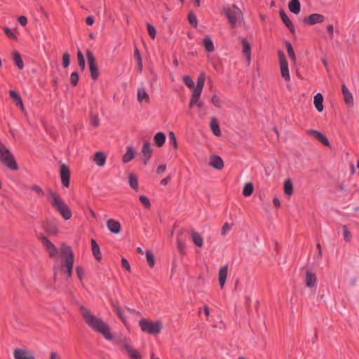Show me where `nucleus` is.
I'll use <instances>...</instances> for the list:
<instances>
[{"instance_id": "1", "label": "nucleus", "mask_w": 359, "mask_h": 359, "mask_svg": "<svg viewBox=\"0 0 359 359\" xmlns=\"http://www.w3.org/2000/svg\"><path fill=\"white\" fill-rule=\"evenodd\" d=\"M80 310L85 322L93 331L103 335L107 340L113 339L109 327L106 323L94 316L89 309L83 306L80 307Z\"/></svg>"}, {"instance_id": "2", "label": "nucleus", "mask_w": 359, "mask_h": 359, "mask_svg": "<svg viewBox=\"0 0 359 359\" xmlns=\"http://www.w3.org/2000/svg\"><path fill=\"white\" fill-rule=\"evenodd\" d=\"M47 198L55 210L65 219H69L72 211L65 201L55 191L50 190Z\"/></svg>"}, {"instance_id": "3", "label": "nucleus", "mask_w": 359, "mask_h": 359, "mask_svg": "<svg viewBox=\"0 0 359 359\" xmlns=\"http://www.w3.org/2000/svg\"><path fill=\"white\" fill-rule=\"evenodd\" d=\"M60 251L62 256L65 259L62 262L61 269L67 273L69 277H71L73 271L74 256L71 247L63 243L61 245Z\"/></svg>"}, {"instance_id": "4", "label": "nucleus", "mask_w": 359, "mask_h": 359, "mask_svg": "<svg viewBox=\"0 0 359 359\" xmlns=\"http://www.w3.org/2000/svg\"><path fill=\"white\" fill-rule=\"evenodd\" d=\"M139 325L143 332L151 335H156L161 332L163 325L161 321H151L147 319H142Z\"/></svg>"}, {"instance_id": "5", "label": "nucleus", "mask_w": 359, "mask_h": 359, "mask_svg": "<svg viewBox=\"0 0 359 359\" xmlns=\"http://www.w3.org/2000/svg\"><path fill=\"white\" fill-rule=\"evenodd\" d=\"M0 161L4 165L11 170L15 171L18 169L16 161L7 147L1 148L0 151Z\"/></svg>"}, {"instance_id": "6", "label": "nucleus", "mask_w": 359, "mask_h": 359, "mask_svg": "<svg viewBox=\"0 0 359 359\" xmlns=\"http://www.w3.org/2000/svg\"><path fill=\"white\" fill-rule=\"evenodd\" d=\"M234 11L230 8L224 6L222 8V13L227 18L229 22L232 27H235L238 22V18L243 16L241 9L235 4L232 6Z\"/></svg>"}, {"instance_id": "7", "label": "nucleus", "mask_w": 359, "mask_h": 359, "mask_svg": "<svg viewBox=\"0 0 359 359\" xmlns=\"http://www.w3.org/2000/svg\"><path fill=\"white\" fill-rule=\"evenodd\" d=\"M38 238L48 251L49 257L53 259H57L59 251L56 246L49 239H48L47 237L42 234H40Z\"/></svg>"}, {"instance_id": "8", "label": "nucleus", "mask_w": 359, "mask_h": 359, "mask_svg": "<svg viewBox=\"0 0 359 359\" xmlns=\"http://www.w3.org/2000/svg\"><path fill=\"white\" fill-rule=\"evenodd\" d=\"M86 57L88 62L91 79L93 81H96L99 76V72L95 57L93 53L88 49L86 50Z\"/></svg>"}, {"instance_id": "9", "label": "nucleus", "mask_w": 359, "mask_h": 359, "mask_svg": "<svg viewBox=\"0 0 359 359\" xmlns=\"http://www.w3.org/2000/svg\"><path fill=\"white\" fill-rule=\"evenodd\" d=\"M279 61H280V69L281 76L285 79V81H290V75L288 69V63L287 59L283 51L278 50V52Z\"/></svg>"}, {"instance_id": "10", "label": "nucleus", "mask_w": 359, "mask_h": 359, "mask_svg": "<svg viewBox=\"0 0 359 359\" xmlns=\"http://www.w3.org/2000/svg\"><path fill=\"white\" fill-rule=\"evenodd\" d=\"M60 178L62 186L68 187L69 186L70 171L69 168L65 164H62L60 166Z\"/></svg>"}, {"instance_id": "11", "label": "nucleus", "mask_w": 359, "mask_h": 359, "mask_svg": "<svg viewBox=\"0 0 359 359\" xmlns=\"http://www.w3.org/2000/svg\"><path fill=\"white\" fill-rule=\"evenodd\" d=\"M141 153L143 163L144 165H147L153 153V149L150 142H146L143 144Z\"/></svg>"}, {"instance_id": "12", "label": "nucleus", "mask_w": 359, "mask_h": 359, "mask_svg": "<svg viewBox=\"0 0 359 359\" xmlns=\"http://www.w3.org/2000/svg\"><path fill=\"white\" fill-rule=\"evenodd\" d=\"M307 133L313 137V138L318 140L320 142L324 144L326 147H330V144L325 135H324L321 132L316 130H309Z\"/></svg>"}, {"instance_id": "13", "label": "nucleus", "mask_w": 359, "mask_h": 359, "mask_svg": "<svg viewBox=\"0 0 359 359\" xmlns=\"http://www.w3.org/2000/svg\"><path fill=\"white\" fill-rule=\"evenodd\" d=\"M107 226L110 232L118 234L121 231V226L118 221L114 219H109L107 221Z\"/></svg>"}, {"instance_id": "14", "label": "nucleus", "mask_w": 359, "mask_h": 359, "mask_svg": "<svg viewBox=\"0 0 359 359\" xmlns=\"http://www.w3.org/2000/svg\"><path fill=\"white\" fill-rule=\"evenodd\" d=\"M210 165L217 170H221L224 168V161L222 158L217 155H212L210 158Z\"/></svg>"}, {"instance_id": "15", "label": "nucleus", "mask_w": 359, "mask_h": 359, "mask_svg": "<svg viewBox=\"0 0 359 359\" xmlns=\"http://www.w3.org/2000/svg\"><path fill=\"white\" fill-rule=\"evenodd\" d=\"M241 43L243 46L242 52L249 64L251 60V46L245 38L241 39Z\"/></svg>"}, {"instance_id": "16", "label": "nucleus", "mask_w": 359, "mask_h": 359, "mask_svg": "<svg viewBox=\"0 0 359 359\" xmlns=\"http://www.w3.org/2000/svg\"><path fill=\"white\" fill-rule=\"evenodd\" d=\"M325 19L324 15L318 13H313L309 15L306 19L305 22L309 25H313L317 23L322 22Z\"/></svg>"}, {"instance_id": "17", "label": "nucleus", "mask_w": 359, "mask_h": 359, "mask_svg": "<svg viewBox=\"0 0 359 359\" xmlns=\"http://www.w3.org/2000/svg\"><path fill=\"white\" fill-rule=\"evenodd\" d=\"M228 275V266L224 265L222 267L220 268L219 273H218V280L219 283V285L221 288H223Z\"/></svg>"}, {"instance_id": "18", "label": "nucleus", "mask_w": 359, "mask_h": 359, "mask_svg": "<svg viewBox=\"0 0 359 359\" xmlns=\"http://www.w3.org/2000/svg\"><path fill=\"white\" fill-rule=\"evenodd\" d=\"M342 93L344 98L345 103L348 106H353V97L350 92V90L348 89V88L346 86L345 84H343L341 86Z\"/></svg>"}, {"instance_id": "19", "label": "nucleus", "mask_w": 359, "mask_h": 359, "mask_svg": "<svg viewBox=\"0 0 359 359\" xmlns=\"http://www.w3.org/2000/svg\"><path fill=\"white\" fill-rule=\"evenodd\" d=\"M317 278L315 273L307 271L305 276V284L308 287H313L316 285Z\"/></svg>"}, {"instance_id": "20", "label": "nucleus", "mask_w": 359, "mask_h": 359, "mask_svg": "<svg viewBox=\"0 0 359 359\" xmlns=\"http://www.w3.org/2000/svg\"><path fill=\"white\" fill-rule=\"evenodd\" d=\"M27 354L28 353L23 349L16 348L13 351L15 359H34L32 354H29V355Z\"/></svg>"}, {"instance_id": "21", "label": "nucleus", "mask_w": 359, "mask_h": 359, "mask_svg": "<svg viewBox=\"0 0 359 359\" xmlns=\"http://www.w3.org/2000/svg\"><path fill=\"white\" fill-rule=\"evenodd\" d=\"M135 150L133 146H128L127 151L123 154L122 161L124 163H127L130 162L132 159H133L135 156Z\"/></svg>"}, {"instance_id": "22", "label": "nucleus", "mask_w": 359, "mask_h": 359, "mask_svg": "<svg viewBox=\"0 0 359 359\" xmlns=\"http://www.w3.org/2000/svg\"><path fill=\"white\" fill-rule=\"evenodd\" d=\"M313 104L318 112H322L323 111V96L320 93H318L314 96Z\"/></svg>"}, {"instance_id": "23", "label": "nucleus", "mask_w": 359, "mask_h": 359, "mask_svg": "<svg viewBox=\"0 0 359 359\" xmlns=\"http://www.w3.org/2000/svg\"><path fill=\"white\" fill-rule=\"evenodd\" d=\"M280 18L282 20V21L283 22V23L285 24V25L292 32H294V27L292 22V21L290 20V18H288L287 13L283 11V10H281L280 11Z\"/></svg>"}, {"instance_id": "24", "label": "nucleus", "mask_w": 359, "mask_h": 359, "mask_svg": "<svg viewBox=\"0 0 359 359\" xmlns=\"http://www.w3.org/2000/svg\"><path fill=\"white\" fill-rule=\"evenodd\" d=\"M93 161L97 165L100 167L104 166L106 162L105 154L102 151L96 152L94 155Z\"/></svg>"}, {"instance_id": "25", "label": "nucleus", "mask_w": 359, "mask_h": 359, "mask_svg": "<svg viewBox=\"0 0 359 359\" xmlns=\"http://www.w3.org/2000/svg\"><path fill=\"white\" fill-rule=\"evenodd\" d=\"M137 100L139 102L144 101L148 103L150 102L149 96L145 88H140L137 89Z\"/></svg>"}, {"instance_id": "26", "label": "nucleus", "mask_w": 359, "mask_h": 359, "mask_svg": "<svg viewBox=\"0 0 359 359\" xmlns=\"http://www.w3.org/2000/svg\"><path fill=\"white\" fill-rule=\"evenodd\" d=\"M288 8L294 14H299L301 11V4L299 0H290L288 4Z\"/></svg>"}, {"instance_id": "27", "label": "nucleus", "mask_w": 359, "mask_h": 359, "mask_svg": "<svg viewBox=\"0 0 359 359\" xmlns=\"http://www.w3.org/2000/svg\"><path fill=\"white\" fill-rule=\"evenodd\" d=\"M121 348H123L128 354V356L132 355L136 351L135 348L130 345V344L126 339L119 341Z\"/></svg>"}, {"instance_id": "28", "label": "nucleus", "mask_w": 359, "mask_h": 359, "mask_svg": "<svg viewBox=\"0 0 359 359\" xmlns=\"http://www.w3.org/2000/svg\"><path fill=\"white\" fill-rule=\"evenodd\" d=\"M91 247H92V252H93V256L95 257V258L97 261L101 260L102 253L100 251V246L98 245V244L97 243V242L95 241V240H94V239L91 240Z\"/></svg>"}, {"instance_id": "29", "label": "nucleus", "mask_w": 359, "mask_h": 359, "mask_svg": "<svg viewBox=\"0 0 359 359\" xmlns=\"http://www.w3.org/2000/svg\"><path fill=\"white\" fill-rule=\"evenodd\" d=\"M210 129L212 132V133L215 135V136H220L221 135V130H220V128H219V126L217 123V118L215 117H212L210 120Z\"/></svg>"}, {"instance_id": "30", "label": "nucleus", "mask_w": 359, "mask_h": 359, "mask_svg": "<svg viewBox=\"0 0 359 359\" xmlns=\"http://www.w3.org/2000/svg\"><path fill=\"white\" fill-rule=\"evenodd\" d=\"M165 135L162 132L157 133L154 137V143L158 147H161L165 144Z\"/></svg>"}, {"instance_id": "31", "label": "nucleus", "mask_w": 359, "mask_h": 359, "mask_svg": "<svg viewBox=\"0 0 359 359\" xmlns=\"http://www.w3.org/2000/svg\"><path fill=\"white\" fill-rule=\"evenodd\" d=\"M191 236L193 242L197 247L201 248L203 245V238L198 232L192 231Z\"/></svg>"}, {"instance_id": "32", "label": "nucleus", "mask_w": 359, "mask_h": 359, "mask_svg": "<svg viewBox=\"0 0 359 359\" xmlns=\"http://www.w3.org/2000/svg\"><path fill=\"white\" fill-rule=\"evenodd\" d=\"M203 44L208 52H212L215 49L213 41L209 36H205L203 39Z\"/></svg>"}, {"instance_id": "33", "label": "nucleus", "mask_w": 359, "mask_h": 359, "mask_svg": "<svg viewBox=\"0 0 359 359\" xmlns=\"http://www.w3.org/2000/svg\"><path fill=\"white\" fill-rule=\"evenodd\" d=\"M293 184L291 180L287 179L284 183V192L287 196H291L293 194Z\"/></svg>"}, {"instance_id": "34", "label": "nucleus", "mask_w": 359, "mask_h": 359, "mask_svg": "<svg viewBox=\"0 0 359 359\" xmlns=\"http://www.w3.org/2000/svg\"><path fill=\"white\" fill-rule=\"evenodd\" d=\"M13 60L19 69H22L24 67L23 60L20 54L18 52L13 53Z\"/></svg>"}, {"instance_id": "35", "label": "nucleus", "mask_w": 359, "mask_h": 359, "mask_svg": "<svg viewBox=\"0 0 359 359\" xmlns=\"http://www.w3.org/2000/svg\"><path fill=\"white\" fill-rule=\"evenodd\" d=\"M254 187L252 182L246 183L243 189V194L245 196H250L252 194Z\"/></svg>"}, {"instance_id": "36", "label": "nucleus", "mask_w": 359, "mask_h": 359, "mask_svg": "<svg viewBox=\"0 0 359 359\" xmlns=\"http://www.w3.org/2000/svg\"><path fill=\"white\" fill-rule=\"evenodd\" d=\"M128 182L129 185L133 189H137L138 188V180L137 177L133 174H130L128 175Z\"/></svg>"}, {"instance_id": "37", "label": "nucleus", "mask_w": 359, "mask_h": 359, "mask_svg": "<svg viewBox=\"0 0 359 359\" xmlns=\"http://www.w3.org/2000/svg\"><path fill=\"white\" fill-rule=\"evenodd\" d=\"M146 259H147V264L148 265L152 268L154 267V264H155V259H154V256L152 253V252L151 250H146Z\"/></svg>"}, {"instance_id": "38", "label": "nucleus", "mask_w": 359, "mask_h": 359, "mask_svg": "<svg viewBox=\"0 0 359 359\" xmlns=\"http://www.w3.org/2000/svg\"><path fill=\"white\" fill-rule=\"evenodd\" d=\"M9 93L11 97L13 100L16 104H20L21 106L23 105V102L20 96L15 90H10Z\"/></svg>"}, {"instance_id": "39", "label": "nucleus", "mask_w": 359, "mask_h": 359, "mask_svg": "<svg viewBox=\"0 0 359 359\" xmlns=\"http://www.w3.org/2000/svg\"><path fill=\"white\" fill-rule=\"evenodd\" d=\"M77 58H78V64L79 67L82 71L85 69L86 67V61L85 57L83 53L81 51H78L77 53Z\"/></svg>"}, {"instance_id": "40", "label": "nucleus", "mask_w": 359, "mask_h": 359, "mask_svg": "<svg viewBox=\"0 0 359 359\" xmlns=\"http://www.w3.org/2000/svg\"><path fill=\"white\" fill-rule=\"evenodd\" d=\"M114 310L116 311V313H117L118 318L121 319V320L124 323L126 324V318L123 314V312L122 311V309H121V307L118 305V304H114Z\"/></svg>"}, {"instance_id": "41", "label": "nucleus", "mask_w": 359, "mask_h": 359, "mask_svg": "<svg viewBox=\"0 0 359 359\" xmlns=\"http://www.w3.org/2000/svg\"><path fill=\"white\" fill-rule=\"evenodd\" d=\"M46 231L51 235H57L58 233L57 227L53 224H48L46 226Z\"/></svg>"}, {"instance_id": "42", "label": "nucleus", "mask_w": 359, "mask_h": 359, "mask_svg": "<svg viewBox=\"0 0 359 359\" xmlns=\"http://www.w3.org/2000/svg\"><path fill=\"white\" fill-rule=\"evenodd\" d=\"M188 20L189 22L194 27H196L198 26L197 17L193 12H190L188 14Z\"/></svg>"}, {"instance_id": "43", "label": "nucleus", "mask_w": 359, "mask_h": 359, "mask_svg": "<svg viewBox=\"0 0 359 359\" xmlns=\"http://www.w3.org/2000/svg\"><path fill=\"white\" fill-rule=\"evenodd\" d=\"M285 46H286V48H287V53H288L289 57L293 61H295L296 60V56H295V54L294 53L293 48H292L291 43L290 42L287 41L285 43Z\"/></svg>"}, {"instance_id": "44", "label": "nucleus", "mask_w": 359, "mask_h": 359, "mask_svg": "<svg viewBox=\"0 0 359 359\" xmlns=\"http://www.w3.org/2000/svg\"><path fill=\"white\" fill-rule=\"evenodd\" d=\"M29 189L34 191L38 196H43L45 195L43 190L37 184L31 186Z\"/></svg>"}, {"instance_id": "45", "label": "nucleus", "mask_w": 359, "mask_h": 359, "mask_svg": "<svg viewBox=\"0 0 359 359\" xmlns=\"http://www.w3.org/2000/svg\"><path fill=\"white\" fill-rule=\"evenodd\" d=\"M205 74L204 73L200 74V75L198 76V79H197L196 87H198V88L203 89L204 84H205Z\"/></svg>"}, {"instance_id": "46", "label": "nucleus", "mask_w": 359, "mask_h": 359, "mask_svg": "<svg viewBox=\"0 0 359 359\" xmlns=\"http://www.w3.org/2000/svg\"><path fill=\"white\" fill-rule=\"evenodd\" d=\"M170 144H171L175 149L177 148V142L174 132L170 131L168 134Z\"/></svg>"}, {"instance_id": "47", "label": "nucleus", "mask_w": 359, "mask_h": 359, "mask_svg": "<svg viewBox=\"0 0 359 359\" xmlns=\"http://www.w3.org/2000/svg\"><path fill=\"white\" fill-rule=\"evenodd\" d=\"M342 230H343V234H344V239L346 242H349L351 241V232L348 231V228L346 226H342Z\"/></svg>"}, {"instance_id": "48", "label": "nucleus", "mask_w": 359, "mask_h": 359, "mask_svg": "<svg viewBox=\"0 0 359 359\" xmlns=\"http://www.w3.org/2000/svg\"><path fill=\"white\" fill-rule=\"evenodd\" d=\"M182 79H183L184 83H185V85L187 87H189L190 88L194 87V83L192 79L189 76L185 75L183 76Z\"/></svg>"}, {"instance_id": "49", "label": "nucleus", "mask_w": 359, "mask_h": 359, "mask_svg": "<svg viewBox=\"0 0 359 359\" xmlns=\"http://www.w3.org/2000/svg\"><path fill=\"white\" fill-rule=\"evenodd\" d=\"M70 63V56L68 53H64L62 55V65L65 68H67Z\"/></svg>"}, {"instance_id": "50", "label": "nucleus", "mask_w": 359, "mask_h": 359, "mask_svg": "<svg viewBox=\"0 0 359 359\" xmlns=\"http://www.w3.org/2000/svg\"><path fill=\"white\" fill-rule=\"evenodd\" d=\"M79 79V76L77 72H74L71 74L70 82L73 86H75L78 84Z\"/></svg>"}, {"instance_id": "51", "label": "nucleus", "mask_w": 359, "mask_h": 359, "mask_svg": "<svg viewBox=\"0 0 359 359\" xmlns=\"http://www.w3.org/2000/svg\"><path fill=\"white\" fill-rule=\"evenodd\" d=\"M134 55H135V57H136V59H137V60L138 62L139 70H140V72H141L142 71V57H141L140 51H139V50L137 48H136L135 50Z\"/></svg>"}, {"instance_id": "52", "label": "nucleus", "mask_w": 359, "mask_h": 359, "mask_svg": "<svg viewBox=\"0 0 359 359\" xmlns=\"http://www.w3.org/2000/svg\"><path fill=\"white\" fill-rule=\"evenodd\" d=\"M140 202L146 207V208H150L151 207V203L148 197L144 195H141L140 196Z\"/></svg>"}, {"instance_id": "53", "label": "nucleus", "mask_w": 359, "mask_h": 359, "mask_svg": "<svg viewBox=\"0 0 359 359\" xmlns=\"http://www.w3.org/2000/svg\"><path fill=\"white\" fill-rule=\"evenodd\" d=\"M4 29L5 34L9 39H17L15 34L13 32V31L11 29H10L8 27H4Z\"/></svg>"}, {"instance_id": "54", "label": "nucleus", "mask_w": 359, "mask_h": 359, "mask_svg": "<svg viewBox=\"0 0 359 359\" xmlns=\"http://www.w3.org/2000/svg\"><path fill=\"white\" fill-rule=\"evenodd\" d=\"M147 30H148L149 35L151 36V38L154 39L156 37L155 27L152 25L148 24L147 25Z\"/></svg>"}, {"instance_id": "55", "label": "nucleus", "mask_w": 359, "mask_h": 359, "mask_svg": "<svg viewBox=\"0 0 359 359\" xmlns=\"http://www.w3.org/2000/svg\"><path fill=\"white\" fill-rule=\"evenodd\" d=\"M90 123L95 127H97L100 125V120L97 114H92L90 116Z\"/></svg>"}, {"instance_id": "56", "label": "nucleus", "mask_w": 359, "mask_h": 359, "mask_svg": "<svg viewBox=\"0 0 359 359\" xmlns=\"http://www.w3.org/2000/svg\"><path fill=\"white\" fill-rule=\"evenodd\" d=\"M232 226L229 224V223L226 222L224 224L221 233L222 236H225L230 230L231 229Z\"/></svg>"}, {"instance_id": "57", "label": "nucleus", "mask_w": 359, "mask_h": 359, "mask_svg": "<svg viewBox=\"0 0 359 359\" xmlns=\"http://www.w3.org/2000/svg\"><path fill=\"white\" fill-rule=\"evenodd\" d=\"M211 102L215 107H217L218 108H219L221 107V101H220L219 97L217 95H213L211 99Z\"/></svg>"}, {"instance_id": "58", "label": "nucleus", "mask_w": 359, "mask_h": 359, "mask_svg": "<svg viewBox=\"0 0 359 359\" xmlns=\"http://www.w3.org/2000/svg\"><path fill=\"white\" fill-rule=\"evenodd\" d=\"M121 264H122V266L124 269H126V270H127L128 271H130L131 268H130V263L126 258L123 257L121 259Z\"/></svg>"}, {"instance_id": "59", "label": "nucleus", "mask_w": 359, "mask_h": 359, "mask_svg": "<svg viewBox=\"0 0 359 359\" xmlns=\"http://www.w3.org/2000/svg\"><path fill=\"white\" fill-rule=\"evenodd\" d=\"M201 96H197L194 95H191L189 107H192L196 102H198L200 100Z\"/></svg>"}, {"instance_id": "60", "label": "nucleus", "mask_w": 359, "mask_h": 359, "mask_svg": "<svg viewBox=\"0 0 359 359\" xmlns=\"http://www.w3.org/2000/svg\"><path fill=\"white\" fill-rule=\"evenodd\" d=\"M76 274H77L79 279L80 280H82L83 278V270L82 267L80 266H77L76 267Z\"/></svg>"}, {"instance_id": "61", "label": "nucleus", "mask_w": 359, "mask_h": 359, "mask_svg": "<svg viewBox=\"0 0 359 359\" xmlns=\"http://www.w3.org/2000/svg\"><path fill=\"white\" fill-rule=\"evenodd\" d=\"M177 248L181 253H184V245L180 238H177Z\"/></svg>"}, {"instance_id": "62", "label": "nucleus", "mask_w": 359, "mask_h": 359, "mask_svg": "<svg viewBox=\"0 0 359 359\" xmlns=\"http://www.w3.org/2000/svg\"><path fill=\"white\" fill-rule=\"evenodd\" d=\"M18 22L22 26H25L27 24V18L24 15L20 16Z\"/></svg>"}, {"instance_id": "63", "label": "nucleus", "mask_w": 359, "mask_h": 359, "mask_svg": "<svg viewBox=\"0 0 359 359\" xmlns=\"http://www.w3.org/2000/svg\"><path fill=\"white\" fill-rule=\"evenodd\" d=\"M327 32L330 33V36L331 39L334 37V27L332 25H328L327 27Z\"/></svg>"}, {"instance_id": "64", "label": "nucleus", "mask_w": 359, "mask_h": 359, "mask_svg": "<svg viewBox=\"0 0 359 359\" xmlns=\"http://www.w3.org/2000/svg\"><path fill=\"white\" fill-rule=\"evenodd\" d=\"M130 359H142V355L136 351L129 356Z\"/></svg>"}]
</instances>
